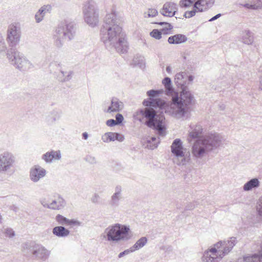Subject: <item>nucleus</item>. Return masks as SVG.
I'll return each mask as SVG.
<instances>
[{"label":"nucleus","mask_w":262,"mask_h":262,"mask_svg":"<svg viewBox=\"0 0 262 262\" xmlns=\"http://www.w3.org/2000/svg\"><path fill=\"white\" fill-rule=\"evenodd\" d=\"M164 92L163 90H151L146 93L148 99L144 100L143 104L146 106L138 110L134 114V118L140 121L142 117L146 119L145 124L149 127H153L158 131L159 136L163 137L165 135L164 125L165 118L163 115H158L153 107H162L165 104L164 100L159 98Z\"/></svg>","instance_id":"nucleus-1"},{"label":"nucleus","mask_w":262,"mask_h":262,"mask_svg":"<svg viewBox=\"0 0 262 262\" xmlns=\"http://www.w3.org/2000/svg\"><path fill=\"white\" fill-rule=\"evenodd\" d=\"M100 38L108 49H115L120 53H124L127 51V41L114 13L106 15L104 24L100 30Z\"/></svg>","instance_id":"nucleus-2"},{"label":"nucleus","mask_w":262,"mask_h":262,"mask_svg":"<svg viewBox=\"0 0 262 262\" xmlns=\"http://www.w3.org/2000/svg\"><path fill=\"white\" fill-rule=\"evenodd\" d=\"M174 82L181 90L180 93L177 92L172 95L171 102L166 110L173 117L180 119L184 117L190 107L194 102V97L188 90L187 75L185 72H180L175 75Z\"/></svg>","instance_id":"nucleus-3"},{"label":"nucleus","mask_w":262,"mask_h":262,"mask_svg":"<svg viewBox=\"0 0 262 262\" xmlns=\"http://www.w3.org/2000/svg\"><path fill=\"white\" fill-rule=\"evenodd\" d=\"M223 141L224 138L218 133L206 135L193 143L191 150L192 155L196 159H202L209 151L219 147Z\"/></svg>","instance_id":"nucleus-4"},{"label":"nucleus","mask_w":262,"mask_h":262,"mask_svg":"<svg viewBox=\"0 0 262 262\" xmlns=\"http://www.w3.org/2000/svg\"><path fill=\"white\" fill-rule=\"evenodd\" d=\"M76 28L74 23L64 20L56 28L53 34L54 43L56 47L60 48L63 44V39L71 40L76 35Z\"/></svg>","instance_id":"nucleus-5"},{"label":"nucleus","mask_w":262,"mask_h":262,"mask_svg":"<svg viewBox=\"0 0 262 262\" xmlns=\"http://www.w3.org/2000/svg\"><path fill=\"white\" fill-rule=\"evenodd\" d=\"M130 229L128 226L115 224L109 226L103 233V237L108 242L118 243L120 241H127L130 239L129 234Z\"/></svg>","instance_id":"nucleus-6"},{"label":"nucleus","mask_w":262,"mask_h":262,"mask_svg":"<svg viewBox=\"0 0 262 262\" xmlns=\"http://www.w3.org/2000/svg\"><path fill=\"white\" fill-rule=\"evenodd\" d=\"M236 243V238L232 237L230 240L220 241L214 244V247L210 249L211 251L210 254L214 259V262H218L223 258L232 250Z\"/></svg>","instance_id":"nucleus-7"},{"label":"nucleus","mask_w":262,"mask_h":262,"mask_svg":"<svg viewBox=\"0 0 262 262\" xmlns=\"http://www.w3.org/2000/svg\"><path fill=\"white\" fill-rule=\"evenodd\" d=\"M6 55L9 62L20 71H26L33 67L31 62L17 50L10 49Z\"/></svg>","instance_id":"nucleus-8"},{"label":"nucleus","mask_w":262,"mask_h":262,"mask_svg":"<svg viewBox=\"0 0 262 262\" xmlns=\"http://www.w3.org/2000/svg\"><path fill=\"white\" fill-rule=\"evenodd\" d=\"M82 13L85 22L91 27L96 26L99 22L98 11L93 1L85 3L82 8Z\"/></svg>","instance_id":"nucleus-9"},{"label":"nucleus","mask_w":262,"mask_h":262,"mask_svg":"<svg viewBox=\"0 0 262 262\" xmlns=\"http://www.w3.org/2000/svg\"><path fill=\"white\" fill-rule=\"evenodd\" d=\"M21 35L19 23H13L10 24L7 30L6 40L11 48L16 47L20 42Z\"/></svg>","instance_id":"nucleus-10"},{"label":"nucleus","mask_w":262,"mask_h":262,"mask_svg":"<svg viewBox=\"0 0 262 262\" xmlns=\"http://www.w3.org/2000/svg\"><path fill=\"white\" fill-rule=\"evenodd\" d=\"M185 150L180 139H176L173 141L171 145V151L174 156L173 161L177 165L186 164L187 159L184 152Z\"/></svg>","instance_id":"nucleus-11"},{"label":"nucleus","mask_w":262,"mask_h":262,"mask_svg":"<svg viewBox=\"0 0 262 262\" xmlns=\"http://www.w3.org/2000/svg\"><path fill=\"white\" fill-rule=\"evenodd\" d=\"M15 162V157L12 153L6 151L0 154V174L11 172Z\"/></svg>","instance_id":"nucleus-12"},{"label":"nucleus","mask_w":262,"mask_h":262,"mask_svg":"<svg viewBox=\"0 0 262 262\" xmlns=\"http://www.w3.org/2000/svg\"><path fill=\"white\" fill-rule=\"evenodd\" d=\"M47 171L43 168L37 165L32 167L30 171V179L34 183L38 182L46 175Z\"/></svg>","instance_id":"nucleus-13"},{"label":"nucleus","mask_w":262,"mask_h":262,"mask_svg":"<svg viewBox=\"0 0 262 262\" xmlns=\"http://www.w3.org/2000/svg\"><path fill=\"white\" fill-rule=\"evenodd\" d=\"M177 7L176 4L172 2L165 3L160 10V13L165 16L172 17L177 12Z\"/></svg>","instance_id":"nucleus-14"},{"label":"nucleus","mask_w":262,"mask_h":262,"mask_svg":"<svg viewBox=\"0 0 262 262\" xmlns=\"http://www.w3.org/2000/svg\"><path fill=\"white\" fill-rule=\"evenodd\" d=\"M258 251V254L244 256L239 258L236 262H262V244Z\"/></svg>","instance_id":"nucleus-15"},{"label":"nucleus","mask_w":262,"mask_h":262,"mask_svg":"<svg viewBox=\"0 0 262 262\" xmlns=\"http://www.w3.org/2000/svg\"><path fill=\"white\" fill-rule=\"evenodd\" d=\"M66 204V203L64 200L60 196H58L49 204H45L42 203V206L44 207L53 210H59L63 208Z\"/></svg>","instance_id":"nucleus-16"},{"label":"nucleus","mask_w":262,"mask_h":262,"mask_svg":"<svg viewBox=\"0 0 262 262\" xmlns=\"http://www.w3.org/2000/svg\"><path fill=\"white\" fill-rule=\"evenodd\" d=\"M122 199V187L118 185L115 188V192L112 195L110 204L114 207H118L119 202Z\"/></svg>","instance_id":"nucleus-17"},{"label":"nucleus","mask_w":262,"mask_h":262,"mask_svg":"<svg viewBox=\"0 0 262 262\" xmlns=\"http://www.w3.org/2000/svg\"><path fill=\"white\" fill-rule=\"evenodd\" d=\"M61 159L60 150H53L47 152L42 156V159L47 163H51L53 160H59Z\"/></svg>","instance_id":"nucleus-18"},{"label":"nucleus","mask_w":262,"mask_h":262,"mask_svg":"<svg viewBox=\"0 0 262 262\" xmlns=\"http://www.w3.org/2000/svg\"><path fill=\"white\" fill-rule=\"evenodd\" d=\"M124 139V137L123 135L117 133H105L102 137V140L104 142L114 141L115 140L122 142Z\"/></svg>","instance_id":"nucleus-19"},{"label":"nucleus","mask_w":262,"mask_h":262,"mask_svg":"<svg viewBox=\"0 0 262 262\" xmlns=\"http://www.w3.org/2000/svg\"><path fill=\"white\" fill-rule=\"evenodd\" d=\"M203 128L200 125L191 124L190 125L188 140L190 142V139H195L200 137L202 134Z\"/></svg>","instance_id":"nucleus-20"},{"label":"nucleus","mask_w":262,"mask_h":262,"mask_svg":"<svg viewBox=\"0 0 262 262\" xmlns=\"http://www.w3.org/2000/svg\"><path fill=\"white\" fill-rule=\"evenodd\" d=\"M262 0H247L245 3H239L238 4L247 9L258 10L262 8Z\"/></svg>","instance_id":"nucleus-21"},{"label":"nucleus","mask_w":262,"mask_h":262,"mask_svg":"<svg viewBox=\"0 0 262 262\" xmlns=\"http://www.w3.org/2000/svg\"><path fill=\"white\" fill-rule=\"evenodd\" d=\"M124 107L122 102L120 101L117 98H113L111 101V104L108 107L107 112L111 113L112 112H118L121 111Z\"/></svg>","instance_id":"nucleus-22"},{"label":"nucleus","mask_w":262,"mask_h":262,"mask_svg":"<svg viewBox=\"0 0 262 262\" xmlns=\"http://www.w3.org/2000/svg\"><path fill=\"white\" fill-rule=\"evenodd\" d=\"M213 4V2L208 0H195L194 8L197 9L198 11L203 12L208 9Z\"/></svg>","instance_id":"nucleus-23"},{"label":"nucleus","mask_w":262,"mask_h":262,"mask_svg":"<svg viewBox=\"0 0 262 262\" xmlns=\"http://www.w3.org/2000/svg\"><path fill=\"white\" fill-rule=\"evenodd\" d=\"M241 40L246 45H252L254 42L253 33L249 30L243 31Z\"/></svg>","instance_id":"nucleus-24"},{"label":"nucleus","mask_w":262,"mask_h":262,"mask_svg":"<svg viewBox=\"0 0 262 262\" xmlns=\"http://www.w3.org/2000/svg\"><path fill=\"white\" fill-rule=\"evenodd\" d=\"M162 84L164 85L166 91V94L171 97V102H172V95L174 93H177L174 91L172 86L171 80L169 77H165L162 80Z\"/></svg>","instance_id":"nucleus-25"},{"label":"nucleus","mask_w":262,"mask_h":262,"mask_svg":"<svg viewBox=\"0 0 262 262\" xmlns=\"http://www.w3.org/2000/svg\"><path fill=\"white\" fill-rule=\"evenodd\" d=\"M187 37L183 34H178L169 37L168 42L170 44H180L185 42Z\"/></svg>","instance_id":"nucleus-26"},{"label":"nucleus","mask_w":262,"mask_h":262,"mask_svg":"<svg viewBox=\"0 0 262 262\" xmlns=\"http://www.w3.org/2000/svg\"><path fill=\"white\" fill-rule=\"evenodd\" d=\"M260 185V182L257 178H253L246 182L243 186V190L245 191L252 190L253 189L258 188Z\"/></svg>","instance_id":"nucleus-27"},{"label":"nucleus","mask_w":262,"mask_h":262,"mask_svg":"<svg viewBox=\"0 0 262 262\" xmlns=\"http://www.w3.org/2000/svg\"><path fill=\"white\" fill-rule=\"evenodd\" d=\"M53 234L59 237H63L68 236L70 231L63 226H56L53 229Z\"/></svg>","instance_id":"nucleus-28"},{"label":"nucleus","mask_w":262,"mask_h":262,"mask_svg":"<svg viewBox=\"0 0 262 262\" xmlns=\"http://www.w3.org/2000/svg\"><path fill=\"white\" fill-rule=\"evenodd\" d=\"M73 74V72L72 71L60 70L57 75V78L59 81L62 82L69 81L72 79Z\"/></svg>","instance_id":"nucleus-29"},{"label":"nucleus","mask_w":262,"mask_h":262,"mask_svg":"<svg viewBox=\"0 0 262 262\" xmlns=\"http://www.w3.org/2000/svg\"><path fill=\"white\" fill-rule=\"evenodd\" d=\"M147 238L146 237H141L132 247H131L132 250L135 252L141 249L147 244Z\"/></svg>","instance_id":"nucleus-30"},{"label":"nucleus","mask_w":262,"mask_h":262,"mask_svg":"<svg viewBox=\"0 0 262 262\" xmlns=\"http://www.w3.org/2000/svg\"><path fill=\"white\" fill-rule=\"evenodd\" d=\"M156 24H159L161 26H163V28L161 29V31L164 34H168L170 33L171 30L173 28L172 25L166 22H160L156 23Z\"/></svg>","instance_id":"nucleus-31"},{"label":"nucleus","mask_w":262,"mask_h":262,"mask_svg":"<svg viewBox=\"0 0 262 262\" xmlns=\"http://www.w3.org/2000/svg\"><path fill=\"white\" fill-rule=\"evenodd\" d=\"M59 114L57 111H52L50 115L48 116L46 118V120L48 123L51 124L54 122L56 120L59 118Z\"/></svg>","instance_id":"nucleus-32"},{"label":"nucleus","mask_w":262,"mask_h":262,"mask_svg":"<svg viewBox=\"0 0 262 262\" xmlns=\"http://www.w3.org/2000/svg\"><path fill=\"white\" fill-rule=\"evenodd\" d=\"M211 252L209 249L204 252L202 257V260L203 262H214V259H213V257L210 254Z\"/></svg>","instance_id":"nucleus-33"},{"label":"nucleus","mask_w":262,"mask_h":262,"mask_svg":"<svg viewBox=\"0 0 262 262\" xmlns=\"http://www.w3.org/2000/svg\"><path fill=\"white\" fill-rule=\"evenodd\" d=\"M8 51L5 40L2 34L0 32V54L7 53Z\"/></svg>","instance_id":"nucleus-34"},{"label":"nucleus","mask_w":262,"mask_h":262,"mask_svg":"<svg viewBox=\"0 0 262 262\" xmlns=\"http://www.w3.org/2000/svg\"><path fill=\"white\" fill-rule=\"evenodd\" d=\"M147 146L150 149H154L157 147L159 141H157V139L155 137H151L147 141Z\"/></svg>","instance_id":"nucleus-35"},{"label":"nucleus","mask_w":262,"mask_h":262,"mask_svg":"<svg viewBox=\"0 0 262 262\" xmlns=\"http://www.w3.org/2000/svg\"><path fill=\"white\" fill-rule=\"evenodd\" d=\"M158 14V11L156 9L149 8L144 13L145 18L153 17Z\"/></svg>","instance_id":"nucleus-36"},{"label":"nucleus","mask_w":262,"mask_h":262,"mask_svg":"<svg viewBox=\"0 0 262 262\" xmlns=\"http://www.w3.org/2000/svg\"><path fill=\"white\" fill-rule=\"evenodd\" d=\"M56 221L59 224L62 225H68L69 219L60 214H57L55 217Z\"/></svg>","instance_id":"nucleus-37"},{"label":"nucleus","mask_w":262,"mask_h":262,"mask_svg":"<svg viewBox=\"0 0 262 262\" xmlns=\"http://www.w3.org/2000/svg\"><path fill=\"white\" fill-rule=\"evenodd\" d=\"M195 0H181L179 5L181 8H187L191 6Z\"/></svg>","instance_id":"nucleus-38"},{"label":"nucleus","mask_w":262,"mask_h":262,"mask_svg":"<svg viewBox=\"0 0 262 262\" xmlns=\"http://www.w3.org/2000/svg\"><path fill=\"white\" fill-rule=\"evenodd\" d=\"M256 211L259 219L262 220V195L260 197L257 202Z\"/></svg>","instance_id":"nucleus-39"},{"label":"nucleus","mask_w":262,"mask_h":262,"mask_svg":"<svg viewBox=\"0 0 262 262\" xmlns=\"http://www.w3.org/2000/svg\"><path fill=\"white\" fill-rule=\"evenodd\" d=\"M162 34H163L162 31L158 29H154L150 33L152 37L157 39H160L162 37Z\"/></svg>","instance_id":"nucleus-40"},{"label":"nucleus","mask_w":262,"mask_h":262,"mask_svg":"<svg viewBox=\"0 0 262 262\" xmlns=\"http://www.w3.org/2000/svg\"><path fill=\"white\" fill-rule=\"evenodd\" d=\"M4 233L6 236L10 238L13 237L15 235L14 231L11 228H6L4 230Z\"/></svg>","instance_id":"nucleus-41"},{"label":"nucleus","mask_w":262,"mask_h":262,"mask_svg":"<svg viewBox=\"0 0 262 262\" xmlns=\"http://www.w3.org/2000/svg\"><path fill=\"white\" fill-rule=\"evenodd\" d=\"M198 11L196 8L193 7V9L191 11H188L185 12L184 16L186 18H189L195 15L196 12Z\"/></svg>","instance_id":"nucleus-42"},{"label":"nucleus","mask_w":262,"mask_h":262,"mask_svg":"<svg viewBox=\"0 0 262 262\" xmlns=\"http://www.w3.org/2000/svg\"><path fill=\"white\" fill-rule=\"evenodd\" d=\"M85 160L91 164H95L97 163V160L95 157L91 155H88L85 158Z\"/></svg>","instance_id":"nucleus-43"},{"label":"nucleus","mask_w":262,"mask_h":262,"mask_svg":"<svg viewBox=\"0 0 262 262\" xmlns=\"http://www.w3.org/2000/svg\"><path fill=\"white\" fill-rule=\"evenodd\" d=\"M82 223L81 222L77 220L72 219L69 220L68 221V225H73L75 226H82Z\"/></svg>","instance_id":"nucleus-44"},{"label":"nucleus","mask_w":262,"mask_h":262,"mask_svg":"<svg viewBox=\"0 0 262 262\" xmlns=\"http://www.w3.org/2000/svg\"><path fill=\"white\" fill-rule=\"evenodd\" d=\"M40 9L41 10V11H43L46 14L47 13L50 12L52 9V6L50 5H44L42 6Z\"/></svg>","instance_id":"nucleus-45"},{"label":"nucleus","mask_w":262,"mask_h":262,"mask_svg":"<svg viewBox=\"0 0 262 262\" xmlns=\"http://www.w3.org/2000/svg\"><path fill=\"white\" fill-rule=\"evenodd\" d=\"M47 251L46 249H44L43 248L39 249L38 250H36L34 252V254H35L37 257L39 258H42L43 257V256L39 255L40 254H46L47 253Z\"/></svg>","instance_id":"nucleus-46"},{"label":"nucleus","mask_w":262,"mask_h":262,"mask_svg":"<svg viewBox=\"0 0 262 262\" xmlns=\"http://www.w3.org/2000/svg\"><path fill=\"white\" fill-rule=\"evenodd\" d=\"M132 252H134V251H133V250H132V249L130 247L129 249H126V250H124V251L120 253L118 255V257L121 258L123 256L128 255Z\"/></svg>","instance_id":"nucleus-47"},{"label":"nucleus","mask_w":262,"mask_h":262,"mask_svg":"<svg viewBox=\"0 0 262 262\" xmlns=\"http://www.w3.org/2000/svg\"><path fill=\"white\" fill-rule=\"evenodd\" d=\"M115 118H116L115 121H116V123L117 124V125L121 124L124 119V118H123L122 115L121 114H117L116 115Z\"/></svg>","instance_id":"nucleus-48"},{"label":"nucleus","mask_w":262,"mask_h":262,"mask_svg":"<svg viewBox=\"0 0 262 262\" xmlns=\"http://www.w3.org/2000/svg\"><path fill=\"white\" fill-rule=\"evenodd\" d=\"M35 19L37 23H39L43 19V18L37 11L35 15Z\"/></svg>","instance_id":"nucleus-49"},{"label":"nucleus","mask_w":262,"mask_h":262,"mask_svg":"<svg viewBox=\"0 0 262 262\" xmlns=\"http://www.w3.org/2000/svg\"><path fill=\"white\" fill-rule=\"evenodd\" d=\"M106 124L108 126H110V127H112V126L117 125V124L116 123V121H115V120L114 119H109V120H107L106 122Z\"/></svg>","instance_id":"nucleus-50"},{"label":"nucleus","mask_w":262,"mask_h":262,"mask_svg":"<svg viewBox=\"0 0 262 262\" xmlns=\"http://www.w3.org/2000/svg\"><path fill=\"white\" fill-rule=\"evenodd\" d=\"M99 198V195L97 193H95L91 198V201L93 203H97L98 202Z\"/></svg>","instance_id":"nucleus-51"},{"label":"nucleus","mask_w":262,"mask_h":262,"mask_svg":"<svg viewBox=\"0 0 262 262\" xmlns=\"http://www.w3.org/2000/svg\"><path fill=\"white\" fill-rule=\"evenodd\" d=\"M259 72L260 73L259 77V88L262 90V67H260Z\"/></svg>","instance_id":"nucleus-52"},{"label":"nucleus","mask_w":262,"mask_h":262,"mask_svg":"<svg viewBox=\"0 0 262 262\" xmlns=\"http://www.w3.org/2000/svg\"><path fill=\"white\" fill-rule=\"evenodd\" d=\"M221 16V14L219 13L215 15L214 16L212 17L211 18H210L209 21H214L217 18H219Z\"/></svg>","instance_id":"nucleus-53"},{"label":"nucleus","mask_w":262,"mask_h":262,"mask_svg":"<svg viewBox=\"0 0 262 262\" xmlns=\"http://www.w3.org/2000/svg\"><path fill=\"white\" fill-rule=\"evenodd\" d=\"M189 55L188 53V52H184L183 54H182V57L183 58V59L184 60H186L187 59V56Z\"/></svg>","instance_id":"nucleus-54"},{"label":"nucleus","mask_w":262,"mask_h":262,"mask_svg":"<svg viewBox=\"0 0 262 262\" xmlns=\"http://www.w3.org/2000/svg\"><path fill=\"white\" fill-rule=\"evenodd\" d=\"M193 80V77L192 75L187 76V81L192 82Z\"/></svg>","instance_id":"nucleus-55"},{"label":"nucleus","mask_w":262,"mask_h":262,"mask_svg":"<svg viewBox=\"0 0 262 262\" xmlns=\"http://www.w3.org/2000/svg\"><path fill=\"white\" fill-rule=\"evenodd\" d=\"M38 12H39L40 15H41L44 18V17L46 14L44 13L43 11H41V10L40 9L38 10Z\"/></svg>","instance_id":"nucleus-56"},{"label":"nucleus","mask_w":262,"mask_h":262,"mask_svg":"<svg viewBox=\"0 0 262 262\" xmlns=\"http://www.w3.org/2000/svg\"><path fill=\"white\" fill-rule=\"evenodd\" d=\"M235 81H234L233 79H228V85L233 84Z\"/></svg>","instance_id":"nucleus-57"},{"label":"nucleus","mask_w":262,"mask_h":262,"mask_svg":"<svg viewBox=\"0 0 262 262\" xmlns=\"http://www.w3.org/2000/svg\"><path fill=\"white\" fill-rule=\"evenodd\" d=\"M82 137L84 139L86 140L88 138V134L87 133L84 132L82 134Z\"/></svg>","instance_id":"nucleus-58"},{"label":"nucleus","mask_w":262,"mask_h":262,"mask_svg":"<svg viewBox=\"0 0 262 262\" xmlns=\"http://www.w3.org/2000/svg\"><path fill=\"white\" fill-rule=\"evenodd\" d=\"M220 107L221 110H224L225 108V106L224 104H222L220 105Z\"/></svg>","instance_id":"nucleus-59"},{"label":"nucleus","mask_w":262,"mask_h":262,"mask_svg":"<svg viewBox=\"0 0 262 262\" xmlns=\"http://www.w3.org/2000/svg\"><path fill=\"white\" fill-rule=\"evenodd\" d=\"M166 70L167 72H169L171 70L170 67H167L166 68Z\"/></svg>","instance_id":"nucleus-60"},{"label":"nucleus","mask_w":262,"mask_h":262,"mask_svg":"<svg viewBox=\"0 0 262 262\" xmlns=\"http://www.w3.org/2000/svg\"><path fill=\"white\" fill-rule=\"evenodd\" d=\"M42 203L46 204H48V203H47L45 200H42L41 201V205H42Z\"/></svg>","instance_id":"nucleus-61"},{"label":"nucleus","mask_w":262,"mask_h":262,"mask_svg":"<svg viewBox=\"0 0 262 262\" xmlns=\"http://www.w3.org/2000/svg\"><path fill=\"white\" fill-rule=\"evenodd\" d=\"M223 86L225 87H226V85H225V84H224Z\"/></svg>","instance_id":"nucleus-62"},{"label":"nucleus","mask_w":262,"mask_h":262,"mask_svg":"<svg viewBox=\"0 0 262 262\" xmlns=\"http://www.w3.org/2000/svg\"><path fill=\"white\" fill-rule=\"evenodd\" d=\"M227 84H228V82L227 83ZM227 85V88H228V85Z\"/></svg>","instance_id":"nucleus-63"}]
</instances>
